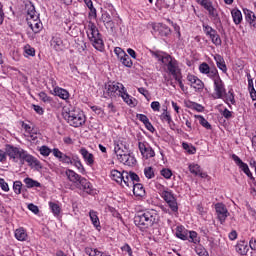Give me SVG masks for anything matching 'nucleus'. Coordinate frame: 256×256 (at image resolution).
Wrapping results in <instances>:
<instances>
[{"label": "nucleus", "instance_id": "4468645a", "mask_svg": "<svg viewBox=\"0 0 256 256\" xmlns=\"http://www.w3.org/2000/svg\"><path fill=\"white\" fill-rule=\"evenodd\" d=\"M121 90H119V97H122L124 103L130 105V107H135L137 105V99H133L129 93H127V89L123 84H120Z\"/></svg>", "mask_w": 256, "mask_h": 256}, {"label": "nucleus", "instance_id": "c85d7f7f", "mask_svg": "<svg viewBox=\"0 0 256 256\" xmlns=\"http://www.w3.org/2000/svg\"><path fill=\"white\" fill-rule=\"evenodd\" d=\"M51 45L54 46L56 51H61L63 47V40L60 37H53L51 40Z\"/></svg>", "mask_w": 256, "mask_h": 256}, {"label": "nucleus", "instance_id": "774afa93", "mask_svg": "<svg viewBox=\"0 0 256 256\" xmlns=\"http://www.w3.org/2000/svg\"><path fill=\"white\" fill-rule=\"evenodd\" d=\"M122 251H126V253H128L129 256H133V250L131 249V246H129V244H125L121 247Z\"/></svg>", "mask_w": 256, "mask_h": 256}, {"label": "nucleus", "instance_id": "cd10ccee", "mask_svg": "<svg viewBox=\"0 0 256 256\" xmlns=\"http://www.w3.org/2000/svg\"><path fill=\"white\" fill-rule=\"evenodd\" d=\"M122 183L126 185V187H133L134 183H131V178H130V173L128 171H123L122 172ZM122 187H124L123 184H121Z\"/></svg>", "mask_w": 256, "mask_h": 256}, {"label": "nucleus", "instance_id": "412c9836", "mask_svg": "<svg viewBox=\"0 0 256 256\" xmlns=\"http://www.w3.org/2000/svg\"><path fill=\"white\" fill-rule=\"evenodd\" d=\"M135 197H145V187L141 183L132 184Z\"/></svg>", "mask_w": 256, "mask_h": 256}, {"label": "nucleus", "instance_id": "f704fd0d", "mask_svg": "<svg viewBox=\"0 0 256 256\" xmlns=\"http://www.w3.org/2000/svg\"><path fill=\"white\" fill-rule=\"evenodd\" d=\"M160 118L162 121H167L168 125L171 126V123H173V119H171V114L167 111V108L163 109V113L160 115Z\"/></svg>", "mask_w": 256, "mask_h": 256}, {"label": "nucleus", "instance_id": "f3484780", "mask_svg": "<svg viewBox=\"0 0 256 256\" xmlns=\"http://www.w3.org/2000/svg\"><path fill=\"white\" fill-rule=\"evenodd\" d=\"M65 175L67 179L71 181V183H75L76 187H79V183L83 179L81 175L77 174L75 171L71 169H67Z\"/></svg>", "mask_w": 256, "mask_h": 256}, {"label": "nucleus", "instance_id": "5701e85b", "mask_svg": "<svg viewBox=\"0 0 256 256\" xmlns=\"http://www.w3.org/2000/svg\"><path fill=\"white\" fill-rule=\"evenodd\" d=\"M236 251L239 253V255H247V252L249 251V246L247 245L246 241H240L236 245Z\"/></svg>", "mask_w": 256, "mask_h": 256}, {"label": "nucleus", "instance_id": "79ce46f5", "mask_svg": "<svg viewBox=\"0 0 256 256\" xmlns=\"http://www.w3.org/2000/svg\"><path fill=\"white\" fill-rule=\"evenodd\" d=\"M21 189H23V183L21 181H15L13 183V191L16 195H21Z\"/></svg>", "mask_w": 256, "mask_h": 256}, {"label": "nucleus", "instance_id": "7ed1b4c3", "mask_svg": "<svg viewBox=\"0 0 256 256\" xmlns=\"http://www.w3.org/2000/svg\"><path fill=\"white\" fill-rule=\"evenodd\" d=\"M62 117L71 125V127H82L87 121L85 114L80 109L63 110Z\"/></svg>", "mask_w": 256, "mask_h": 256}, {"label": "nucleus", "instance_id": "ea45409f", "mask_svg": "<svg viewBox=\"0 0 256 256\" xmlns=\"http://www.w3.org/2000/svg\"><path fill=\"white\" fill-rule=\"evenodd\" d=\"M197 119H199V123L200 125H202V127H205V129H212L211 124L209 123V121H207V119H205V117L198 115L196 116Z\"/></svg>", "mask_w": 256, "mask_h": 256}, {"label": "nucleus", "instance_id": "603ef678", "mask_svg": "<svg viewBox=\"0 0 256 256\" xmlns=\"http://www.w3.org/2000/svg\"><path fill=\"white\" fill-rule=\"evenodd\" d=\"M232 159L236 163V165L239 166V169H241L244 165L247 164L243 162V160H241V158H239V156H237L236 154H232Z\"/></svg>", "mask_w": 256, "mask_h": 256}, {"label": "nucleus", "instance_id": "423d86ee", "mask_svg": "<svg viewBox=\"0 0 256 256\" xmlns=\"http://www.w3.org/2000/svg\"><path fill=\"white\" fill-rule=\"evenodd\" d=\"M161 187L162 191L160 192V195L162 199H164V201L167 203L173 213H177L179 211V206L177 205V198H175L173 192L169 191L168 188H165V186Z\"/></svg>", "mask_w": 256, "mask_h": 256}, {"label": "nucleus", "instance_id": "0eeeda50", "mask_svg": "<svg viewBox=\"0 0 256 256\" xmlns=\"http://www.w3.org/2000/svg\"><path fill=\"white\" fill-rule=\"evenodd\" d=\"M215 210H216V215L217 219L223 225L225 221L227 220V216L229 215V210H227V206L223 203H217L215 204Z\"/></svg>", "mask_w": 256, "mask_h": 256}, {"label": "nucleus", "instance_id": "13d9d810", "mask_svg": "<svg viewBox=\"0 0 256 256\" xmlns=\"http://www.w3.org/2000/svg\"><path fill=\"white\" fill-rule=\"evenodd\" d=\"M130 183H139L141 181V178H139V175L137 173L130 171Z\"/></svg>", "mask_w": 256, "mask_h": 256}, {"label": "nucleus", "instance_id": "a18cd8bd", "mask_svg": "<svg viewBox=\"0 0 256 256\" xmlns=\"http://www.w3.org/2000/svg\"><path fill=\"white\" fill-rule=\"evenodd\" d=\"M211 67H209V64L203 62L202 64H200L199 66V71L200 73H202L203 75H207L210 71Z\"/></svg>", "mask_w": 256, "mask_h": 256}, {"label": "nucleus", "instance_id": "4be33fe9", "mask_svg": "<svg viewBox=\"0 0 256 256\" xmlns=\"http://www.w3.org/2000/svg\"><path fill=\"white\" fill-rule=\"evenodd\" d=\"M231 15L235 25H240V23L243 21V14L241 13V10L233 9L231 11Z\"/></svg>", "mask_w": 256, "mask_h": 256}, {"label": "nucleus", "instance_id": "bb28decb", "mask_svg": "<svg viewBox=\"0 0 256 256\" xmlns=\"http://www.w3.org/2000/svg\"><path fill=\"white\" fill-rule=\"evenodd\" d=\"M24 183L27 187V189H33V187H41V184L39 181L34 180L33 178L26 177L24 179Z\"/></svg>", "mask_w": 256, "mask_h": 256}, {"label": "nucleus", "instance_id": "f8f14e48", "mask_svg": "<svg viewBox=\"0 0 256 256\" xmlns=\"http://www.w3.org/2000/svg\"><path fill=\"white\" fill-rule=\"evenodd\" d=\"M105 90L108 97H117V95H119V91H121V83L108 82L105 85Z\"/></svg>", "mask_w": 256, "mask_h": 256}, {"label": "nucleus", "instance_id": "49530a36", "mask_svg": "<svg viewBox=\"0 0 256 256\" xmlns=\"http://www.w3.org/2000/svg\"><path fill=\"white\" fill-rule=\"evenodd\" d=\"M40 155H43V157H49L51 155V150L48 146H41L39 149Z\"/></svg>", "mask_w": 256, "mask_h": 256}, {"label": "nucleus", "instance_id": "39448f33", "mask_svg": "<svg viewBox=\"0 0 256 256\" xmlns=\"http://www.w3.org/2000/svg\"><path fill=\"white\" fill-rule=\"evenodd\" d=\"M175 236L178 239H181L182 241L189 240L190 243H195V245H197V243H199V238L197 237V232L189 231V230L185 229V226H183V225L176 227Z\"/></svg>", "mask_w": 256, "mask_h": 256}, {"label": "nucleus", "instance_id": "f03ea898", "mask_svg": "<svg viewBox=\"0 0 256 256\" xmlns=\"http://www.w3.org/2000/svg\"><path fill=\"white\" fill-rule=\"evenodd\" d=\"M158 221L159 215L155 210L138 212L134 217V223L136 227H139L141 231H145V229L153 227V225H155V223H158Z\"/></svg>", "mask_w": 256, "mask_h": 256}, {"label": "nucleus", "instance_id": "58836bf2", "mask_svg": "<svg viewBox=\"0 0 256 256\" xmlns=\"http://www.w3.org/2000/svg\"><path fill=\"white\" fill-rule=\"evenodd\" d=\"M240 169L243 171V173H245V175H247V177H249V179H251V181H255V177H253V173H251L249 165L244 164Z\"/></svg>", "mask_w": 256, "mask_h": 256}, {"label": "nucleus", "instance_id": "e433bc0d", "mask_svg": "<svg viewBox=\"0 0 256 256\" xmlns=\"http://www.w3.org/2000/svg\"><path fill=\"white\" fill-rule=\"evenodd\" d=\"M39 97L43 103H48V105H53V98L47 95L45 92H40Z\"/></svg>", "mask_w": 256, "mask_h": 256}, {"label": "nucleus", "instance_id": "5fc2aeb1", "mask_svg": "<svg viewBox=\"0 0 256 256\" xmlns=\"http://www.w3.org/2000/svg\"><path fill=\"white\" fill-rule=\"evenodd\" d=\"M200 5H202V7H204V9H206V11H208V12L215 8V7H213V3H211L207 0L201 1Z\"/></svg>", "mask_w": 256, "mask_h": 256}, {"label": "nucleus", "instance_id": "9d476101", "mask_svg": "<svg viewBox=\"0 0 256 256\" xmlns=\"http://www.w3.org/2000/svg\"><path fill=\"white\" fill-rule=\"evenodd\" d=\"M214 90L216 92V97H214L215 99H223V95L227 96V90L225 89V84H223L221 77L215 79Z\"/></svg>", "mask_w": 256, "mask_h": 256}, {"label": "nucleus", "instance_id": "69168bd1", "mask_svg": "<svg viewBox=\"0 0 256 256\" xmlns=\"http://www.w3.org/2000/svg\"><path fill=\"white\" fill-rule=\"evenodd\" d=\"M25 53L27 55H30V57H35V48L31 47V46H25Z\"/></svg>", "mask_w": 256, "mask_h": 256}, {"label": "nucleus", "instance_id": "37998d69", "mask_svg": "<svg viewBox=\"0 0 256 256\" xmlns=\"http://www.w3.org/2000/svg\"><path fill=\"white\" fill-rule=\"evenodd\" d=\"M189 171H190V173H192L193 175L198 176L199 173L201 172V166L198 165V164H191V165L189 166Z\"/></svg>", "mask_w": 256, "mask_h": 256}, {"label": "nucleus", "instance_id": "dca6fc26", "mask_svg": "<svg viewBox=\"0 0 256 256\" xmlns=\"http://www.w3.org/2000/svg\"><path fill=\"white\" fill-rule=\"evenodd\" d=\"M79 187H81L82 190L88 195H93V184H91V182H89V180H87L85 177H82L81 181L78 182L77 189H79Z\"/></svg>", "mask_w": 256, "mask_h": 256}, {"label": "nucleus", "instance_id": "9b49d317", "mask_svg": "<svg viewBox=\"0 0 256 256\" xmlns=\"http://www.w3.org/2000/svg\"><path fill=\"white\" fill-rule=\"evenodd\" d=\"M124 149H126V152L118 158L120 163L128 165L129 167L135 165V163H137V160L135 159V156H132L131 152H129V147H127V145H124Z\"/></svg>", "mask_w": 256, "mask_h": 256}, {"label": "nucleus", "instance_id": "09e8293b", "mask_svg": "<svg viewBox=\"0 0 256 256\" xmlns=\"http://www.w3.org/2000/svg\"><path fill=\"white\" fill-rule=\"evenodd\" d=\"M172 57L173 56L164 52L158 61H160V63H163V65H167Z\"/></svg>", "mask_w": 256, "mask_h": 256}, {"label": "nucleus", "instance_id": "b1692460", "mask_svg": "<svg viewBox=\"0 0 256 256\" xmlns=\"http://www.w3.org/2000/svg\"><path fill=\"white\" fill-rule=\"evenodd\" d=\"M224 98V102L228 105L229 109H232L231 104L235 105L236 101H235V94L233 93V89L228 91V94L223 95ZM229 101L231 104H229Z\"/></svg>", "mask_w": 256, "mask_h": 256}, {"label": "nucleus", "instance_id": "ddd939ff", "mask_svg": "<svg viewBox=\"0 0 256 256\" xmlns=\"http://www.w3.org/2000/svg\"><path fill=\"white\" fill-rule=\"evenodd\" d=\"M187 81H189L190 87H193L195 91L201 92L203 91V87H205V84L203 83V81L195 75L188 74Z\"/></svg>", "mask_w": 256, "mask_h": 256}, {"label": "nucleus", "instance_id": "8fccbe9b", "mask_svg": "<svg viewBox=\"0 0 256 256\" xmlns=\"http://www.w3.org/2000/svg\"><path fill=\"white\" fill-rule=\"evenodd\" d=\"M160 173L165 179H171L173 176V172L169 168H163Z\"/></svg>", "mask_w": 256, "mask_h": 256}, {"label": "nucleus", "instance_id": "2eb2a0df", "mask_svg": "<svg viewBox=\"0 0 256 256\" xmlns=\"http://www.w3.org/2000/svg\"><path fill=\"white\" fill-rule=\"evenodd\" d=\"M152 28L155 33H159L160 37H169L171 34V28L163 23L154 24Z\"/></svg>", "mask_w": 256, "mask_h": 256}, {"label": "nucleus", "instance_id": "72a5a7b5", "mask_svg": "<svg viewBox=\"0 0 256 256\" xmlns=\"http://www.w3.org/2000/svg\"><path fill=\"white\" fill-rule=\"evenodd\" d=\"M15 237L18 241H25V239H27V233L23 228H19L15 231Z\"/></svg>", "mask_w": 256, "mask_h": 256}, {"label": "nucleus", "instance_id": "3c124183", "mask_svg": "<svg viewBox=\"0 0 256 256\" xmlns=\"http://www.w3.org/2000/svg\"><path fill=\"white\" fill-rule=\"evenodd\" d=\"M195 251L198 256H209V252L203 246H198L195 248Z\"/></svg>", "mask_w": 256, "mask_h": 256}, {"label": "nucleus", "instance_id": "e2e57ef3", "mask_svg": "<svg viewBox=\"0 0 256 256\" xmlns=\"http://www.w3.org/2000/svg\"><path fill=\"white\" fill-rule=\"evenodd\" d=\"M114 53H115V55H117L118 59L123 58V56H125V55L127 54V53H125V52L123 51V49H121V47H116V48L114 49Z\"/></svg>", "mask_w": 256, "mask_h": 256}, {"label": "nucleus", "instance_id": "aec40b11", "mask_svg": "<svg viewBox=\"0 0 256 256\" xmlns=\"http://www.w3.org/2000/svg\"><path fill=\"white\" fill-rule=\"evenodd\" d=\"M244 15L246 17L247 23H249L250 25H252V27H254L256 29V16H255V13H253V11H251L249 9H244Z\"/></svg>", "mask_w": 256, "mask_h": 256}, {"label": "nucleus", "instance_id": "4c0bfd02", "mask_svg": "<svg viewBox=\"0 0 256 256\" xmlns=\"http://www.w3.org/2000/svg\"><path fill=\"white\" fill-rule=\"evenodd\" d=\"M28 25L33 33H39L41 29H43V24L41 22H35L34 25L31 22H28Z\"/></svg>", "mask_w": 256, "mask_h": 256}, {"label": "nucleus", "instance_id": "bf43d9fd", "mask_svg": "<svg viewBox=\"0 0 256 256\" xmlns=\"http://www.w3.org/2000/svg\"><path fill=\"white\" fill-rule=\"evenodd\" d=\"M52 153L54 155V157H56V159H58L59 161H61L63 159V155H65L63 152H61V150H59L58 148H54L52 150Z\"/></svg>", "mask_w": 256, "mask_h": 256}, {"label": "nucleus", "instance_id": "0e129e2a", "mask_svg": "<svg viewBox=\"0 0 256 256\" xmlns=\"http://www.w3.org/2000/svg\"><path fill=\"white\" fill-rule=\"evenodd\" d=\"M28 209L29 211L34 213V215H37L39 213V207L33 203L28 204Z\"/></svg>", "mask_w": 256, "mask_h": 256}, {"label": "nucleus", "instance_id": "473e14b6", "mask_svg": "<svg viewBox=\"0 0 256 256\" xmlns=\"http://www.w3.org/2000/svg\"><path fill=\"white\" fill-rule=\"evenodd\" d=\"M89 215H90V219L92 221V224L94 225V227H101V222H99V216H97V212L91 210L89 212Z\"/></svg>", "mask_w": 256, "mask_h": 256}, {"label": "nucleus", "instance_id": "20e7f679", "mask_svg": "<svg viewBox=\"0 0 256 256\" xmlns=\"http://www.w3.org/2000/svg\"><path fill=\"white\" fill-rule=\"evenodd\" d=\"M90 33H88V38L92 42L93 47L97 51H103L105 49V43L103 42V36L99 33V28L95 23H90L88 25Z\"/></svg>", "mask_w": 256, "mask_h": 256}, {"label": "nucleus", "instance_id": "c756f323", "mask_svg": "<svg viewBox=\"0 0 256 256\" xmlns=\"http://www.w3.org/2000/svg\"><path fill=\"white\" fill-rule=\"evenodd\" d=\"M119 61L124 65V67H128L131 69L133 67V60H131V57L129 54H126L125 56H122V58H119Z\"/></svg>", "mask_w": 256, "mask_h": 256}, {"label": "nucleus", "instance_id": "c03bdc74", "mask_svg": "<svg viewBox=\"0 0 256 256\" xmlns=\"http://www.w3.org/2000/svg\"><path fill=\"white\" fill-rule=\"evenodd\" d=\"M210 39H211L212 43H213L214 45H216V47H219V46L221 45V43H222V41H221V36H219L218 33H216V34L210 36Z\"/></svg>", "mask_w": 256, "mask_h": 256}, {"label": "nucleus", "instance_id": "6e6d98bb", "mask_svg": "<svg viewBox=\"0 0 256 256\" xmlns=\"http://www.w3.org/2000/svg\"><path fill=\"white\" fill-rule=\"evenodd\" d=\"M191 107L195 111H198V113H203L205 111V107H203V105L196 103V102H193Z\"/></svg>", "mask_w": 256, "mask_h": 256}, {"label": "nucleus", "instance_id": "2f4dec72", "mask_svg": "<svg viewBox=\"0 0 256 256\" xmlns=\"http://www.w3.org/2000/svg\"><path fill=\"white\" fill-rule=\"evenodd\" d=\"M49 208L51 209L55 217H59V215L61 214V206H59V204L55 202H49Z\"/></svg>", "mask_w": 256, "mask_h": 256}, {"label": "nucleus", "instance_id": "864d4df0", "mask_svg": "<svg viewBox=\"0 0 256 256\" xmlns=\"http://www.w3.org/2000/svg\"><path fill=\"white\" fill-rule=\"evenodd\" d=\"M74 167H76V169H78L79 173H81L82 175H85L86 170L85 167H83V163H81V160H79L78 162H75Z\"/></svg>", "mask_w": 256, "mask_h": 256}, {"label": "nucleus", "instance_id": "de8ad7c7", "mask_svg": "<svg viewBox=\"0 0 256 256\" xmlns=\"http://www.w3.org/2000/svg\"><path fill=\"white\" fill-rule=\"evenodd\" d=\"M144 175L147 179H153V177H155V172L153 171V167L145 168Z\"/></svg>", "mask_w": 256, "mask_h": 256}, {"label": "nucleus", "instance_id": "a211bd4d", "mask_svg": "<svg viewBox=\"0 0 256 256\" xmlns=\"http://www.w3.org/2000/svg\"><path fill=\"white\" fill-rule=\"evenodd\" d=\"M79 153L82 155L84 161L91 167L95 163V157L92 153H89L86 148H81Z\"/></svg>", "mask_w": 256, "mask_h": 256}, {"label": "nucleus", "instance_id": "f257e3e1", "mask_svg": "<svg viewBox=\"0 0 256 256\" xmlns=\"http://www.w3.org/2000/svg\"><path fill=\"white\" fill-rule=\"evenodd\" d=\"M5 151L8 157H10V159H13L15 163H18L20 161L21 165H23L26 161V163L29 164L30 167L34 166L37 167V169H43V166H41V162L22 148L7 144Z\"/></svg>", "mask_w": 256, "mask_h": 256}, {"label": "nucleus", "instance_id": "a878e982", "mask_svg": "<svg viewBox=\"0 0 256 256\" xmlns=\"http://www.w3.org/2000/svg\"><path fill=\"white\" fill-rule=\"evenodd\" d=\"M54 93L56 97H60V99L67 100L69 99V91L63 88L56 87L54 88Z\"/></svg>", "mask_w": 256, "mask_h": 256}, {"label": "nucleus", "instance_id": "338daca9", "mask_svg": "<svg viewBox=\"0 0 256 256\" xmlns=\"http://www.w3.org/2000/svg\"><path fill=\"white\" fill-rule=\"evenodd\" d=\"M221 115L223 116L224 119H231V117H233V112L225 108L224 111H222Z\"/></svg>", "mask_w": 256, "mask_h": 256}, {"label": "nucleus", "instance_id": "c9c22d12", "mask_svg": "<svg viewBox=\"0 0 256 256\" xmlns=\"http://www.w3.org/2000/svg\"><path fill=\"white\" fill-rule=\"evenodd\" d=\"M182 147L189 155H195L197 153V149L193 145H189L187 142L182 143Z\"/></svg>", "mask_w": 256, "mask_h": 256}, {"label": "nucleus", "instance_id": "6e6552de", "mask_svg": "<svg viewBox=\"0 0 256 256\" xmlns=\"http://www.w3.org/2000/svg\"><path fill=\"white\" fill-rule=\"evenodd\" d=\"M166 67L168 69V73L172 75L173 79L177 78L179 75H181V68H179V61L172 57L168 64H166Z\"/></svg>", "mask_w": 256, "mask_h": 256}, {"label": "nucleus", "instance_id": "052dcab7", "mask_svg": "<svg viewBox=\"0 0 256 256\" xmlns=\"http://www.w3.org/2000/svg\"><path fill=\"white\" fill-rule=\"evenodd\" d=\"M113 19H111V14L104 12L102 13V17H101V21H103L104 25L109 23V21H112Z\"/></svg>", "mask_w": 256, "mask_h": 256}, {"label": "nucleus", "instance_id": "1a4fd4ad", "mask_svg": "<svg viewBox=\"0 0 256 256\" xmlns=\"http://www.w3.org/2000/svg\"><path fill=\"white\" fill-rule=\"evenodd\" d=\"M138 149L144 159H151L155 155V150L147 142H139Z\"/></svg>", "mask_w": 256, "mask_h": 256}, {"label": "nucleus", "instance_id": "7c9ffc66", "mask_svg": "<svg viewBox=\"0 0 256 256\" xmlns=\"http://www.w3.org/2000/svg\"><path fill=\"white\" fill-rule=\"evenodd\" d=\"M122 177L123 172H119L118 170L111 171V179H113V181H116V183H119L120 185H122Z\"/></svg>", "mask_w": 256, "mask_h": 256}, {"label": "nucleus", "instance_id": "a19ab883", "mask_svg": "<svg viewBox=\"0 0 256 256\" xmlns=\"http://www.w3.org/2000/svg\"><path fill=\"white\" fill-rule=\"evenodd\" d=\"M208 77H210V79H213V81L215 82V79H219V71H217V68H210V70L208 71Z\"/></svg>", "mask_w": 256, "mask_h": 256}, {"label": "nucleus", "instance_id": "680f3d73", "mask_svg": "<svg viewBox=\"0 0 256 256\" xmlns=\"http://www.w3.org/2000/svg\"><path fill=\"white\" fill-rule=\"evenodd\" d=\"M208 13L214 21H219V14L217 13V9L212 8L210 11H208Z\"/></svg>", "mask_w": 256, "mask_h": 256}, {"label": "nucleus", "instance_id": "393cba45", "mask_svg": "<svg viewBox=\"0 0 256 256\" xmlns=\"http://www.w3.org/2000/svg\"><path fill=\"white\" fill-rule=\"evenodd\" d=\"M123 147H125V144H123V142H120L119 144H115L114 147V153L117 157V159H119V157L125 155V153H127V149H123Z\"/></svg>", "mask_w": 256, "mask_h": 256}, {"label": "nucleus", "instance_id": "4d7b16f0", "mask_svg": "<svg viewBox=\"0 0 256 256\" xmlns=\"http://www.w3.org/2000/svg\"><path fill=\"white\" fill-rule=\"evenodd\" d=\"M28 15L30 16L31 19H33L34 21H37V19H39V16L35 14V6H31L28 9Z\"/></svg>", "mask_w": 256, "mask_h": 256}, {"label": "nucleus", "instance_id": "6ab92c4d", "mask_svg": "<svg viewBox=\"0 0 256 256\" xmlns=\"http://www.w3.org/2000/svg\"><path fill=\"white\" fill-rule=\"evenodd\" d=\"M214 59L216 61L218 69H220V71H222L223 73H227V64H225V59L223 58V56L216 54L214 56Z\"/></svg>", "mask_w": 256, "mask_h": 256}]
</instances>
